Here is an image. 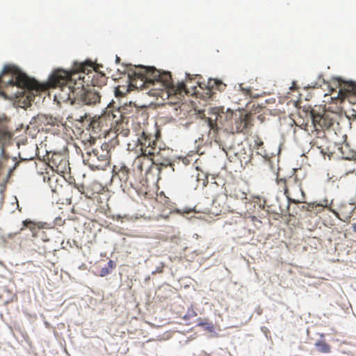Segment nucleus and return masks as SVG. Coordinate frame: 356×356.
<instances>
[{"mask_svg":"<svg viewBox=\"0 0 356 356\" xmlns=\"http://www.w3.org/2000/svg\"><path fill=\"white\" fill-rule=\"evenodd\" d=\"M92 68L91 62H75L70 71L58 69L49 76V87L59 88L56 95L63 102L95 105L100 102L99 92L85 88L89 86Z\"/></svg>","mask_w":356,"mask_h":356,"instance_id":"f257e3e1","label":"nucleus"},{"mask_svg":"<svg viewBox=\"0 0 356 356\" xmlns=\"http://www.w3.org/2000/svg\"><path fill=\"white\" fill-rule=\"evenodd\" d=\"M124 74H127L129 86L136 88H149V94L169 104H177L189 92L186 83L181 81L174 84L169 72H161L155 67L142 65H127L123 67Z\"/></svg>","mask_w":356,"mask_h":356,"instance_id":"f03ea898","label":"nucleus"},{"mask_svg":"<svg viewBox=\"0 0 356 356\" xmlns=\"http://www.w3.org/2000/svg\"><path fill=\"white\" fill-rule=\"evenodd\" d=\"M218 123L232 134L245 132L252 126V116L251 113H239L238 114L227 109L226 113L223 111L218 113L214 122L211 118H208L201 125V128L208 130V139L216 143L220 142Z\"/></svg>","mask_w":356,"mask_h":356,"instance_id":"7ed1b4c3","label":"nucleus"},{"mask_svg":"<svg viewBox=\"0 0 356 356\" xmlns=\"http://www.w3.org/2000/svg\"><path fill=\"white\" fill-rule=\"evenodd\" d=\"M0 85L4 89L3 95H9L10 98L22 97L25 89L36 90L40 89L39 83L28 77L16 66L6 65L0 76Z\"/></svg>","mask_w":356,"mask_h":356,"instance_id":"20e7f679","label":"nucleus"},{"mask_svg":"<svg viewBox=\"0 0 356 356\" xmlns=\"http://www.w3.org/2000/svg\"><path fill=\"white\" fill-rule=\"evenodd\" d=\"M89 146L85 147V153L82 154L86 165L93 170H104L110 163L111 145L104 143L101 146L94 147L93 142L89 140Z\"/></svg>","mask_w":356,"mask_h":356,"instance_id":"39448f33","label":"nucleus"},{"mask_svg":"<svg viewBox=\"0 0 356 356\" xmlns=\"http://www.w3.org/2000/svg\"><path fill=\"white\" fill-rule=\"evenodd\" d=\"M153 165H156L157 166L156 169L159 170V165L165 167L168 165L171 166V163L168 160L160 162L159 157L140 153V155L136 157L133 162V173L137 176H141L143 172L145 171L147 174L151 170Z\"/></svg>","mask_w":356,"mask_h":356,"instance_id":"423d86ee","label":"nucleus"},{"mask_svg":"<svg viewBox=\"0 0 356 356\" xmlns=\"http://www.w3.org/2000/svg\"><path fill=\"white\" fill-rule=\"evenodd\" d=\"M137 147L141 154L159 157L161 149L157 146V139L155 136L147 134L143 130L137 140Z\"/></svg>","mask_w":356,"mask_h":356,"instance_id":"0eeeda50","label":"nucleus"},{"mask_svg":"<svg viewBox=\"0 0 356 356\" xmlns=\"http://www.w3.org/2000/svg\"><path fill=\"white\" fill-rule=\"evenodd\" d=\"M109 119L103 113L100 116H95L90 120L87 129L90 132L91 142L95 143L96 138L106 136L109 129Z\"/></svg>","mask_w":356,"mask_h":356,"instance_id":"6e6552de","label":"nucleus"},{"mask_svg":"<svg viewBox=\"0 0 356 356\" xmlns=\"http://www.w3.org/2000/svg\"><path fill=\"white\" fill-rule=\"evenodd\" d=\"M285 194L289 202L300 203L305 199V193L302 188V181L296 175L288 177V188Z\"/></svg>","mask_w":356,"mask_h":356,"instance_id":"1a4fd4ad","label":"nucleus"},{"mask_svg":"<svg viewBox=\"0 0 356 356\" xmlns=\"http://www.w3.org/2000/svg\"><path fill=\"white\" fill-rule=\"evenodd\" d=\"M314 127L316 130L329 129L333 124V119L330 114L323 111V113L312 109L310 112Z\"/></svg>","mask_w":356,"mask_h":356,"instance_id":"9d476101","label":"nucleus"},{"mask_svg":"<svg viewBox=\"0 0 356 356\" xmlns=\"http://www.w3.org/2000/svg\"><path fill=\"white\" fill-rule=\"evenodd\" d=\"M49 165L57 172L64 173L68 168V161L59 153H53L48 156Z\"/></svg>","mask_w":356,"mask_h":356,"instance_id":"9b49d317","label":"nucleus"},{"mask_svg":"<svg viewBox=\"0 0 356 356\" xmlns=\"http://www.w3.org/2000/svg\"><path fill=\"white\" fill-rule=\"evenodd\" d=\"M228 195L226 194H218L213 199L211 205V211L215 215H220L229 211L230 207L227 205V200Z\"/></svg>","mask_w":356,"mask_h":356,"instance_id":"f8f14e48","label":"nucleus"},{"mask_svg":"<svg viewBox=\"0 0 356 356\" xmlns=\"http://www.w3.org/2000/svg\"><path fill=\"white\" fill-rule=\"evenodd\" d=\"M124 110V108H118L117 109H114L113 107L108 106L106 110L104 112V115H106V119H109V125L111 126L113 123L120 124V123H123L124 120L125 118L123 112Z\"/></svg>","mask_w":356,"mask_h":356,"instance_id":"ddd939ff","label":"nucleus"},{"mask_svg":"<svg viewBox=\"0 0 356 356\" xmlns=\"http://www.w3.org/2000/svg\"><path fill=\"white\" fill-rule=\"evenodd\" d=\"M113 170L115 172V175L122 182L125 184H129L130 185H132V182L130 181V175L131 172L126 165L124 163L115 165Z\"/></svg>","mask_w":356,"mask_h":356,"instance_id":"4468645a","label":"nucleus"},{"mask_svg":"<svg viewBox=\"0 0 356 356\" xmlns=\"http://www.w3.org/2000/svg\"><path fill=\"white\" fill-rule=\"evenodd\" d=\"M355 209L353 204H341L339 209V212L333 211V213H335L337 217L341 220L346 222L352 217Z\"/></svg>","mask_w":356,"mask_h":356,"instance_id":"2eb2a0df","label":"nucleus"},{"mask_svg":"<svg viewBox=\"0 0 356 356\" xmlns=\"http://www.w3.org/2000/svg\"><path fill=\"white\" fill-rule=\"evenodd\" d=\"M23 227L20 229L19 233L22 232L25 228H28L32 232L33 236H37L38 232L44 228L45 223L38 222H35L29 219H26L22 222Z\"/></svg>","mask_w":356,"mask_h":356,"instance_id":"dca6fc26","label":"nucleus"},{"mask_svg":"<svg viewBox=\"0 0 356 356\" xmlns=\"http://www.w3.org/2000/svg\"><path fill=\"white\" fill-rule=\"evenodd\" d=\"M339 94L344 97L356 95V83L353 81H343L341 83Z\"/></svg>","mask_w":356,"mask_h":356,"instance_id":"f3484780","label":"nucleus"},{"mask_svg":"<svg viewBox=\"0 0 356 356\" xmlns=\"http://www.w3.org/2000/svg\"><path fill=\"white\" fill-rule=\"evenodd\" d=\"M90 81L89 83H91L93 86L100 87L103 85H105L106 83V76L103 74H99L94 70V67L92 66V72L90 73Z\"/></svg>","mask_w":356,"mask_h":356,"instance_id":"a211bd4d","label":"nucleus"},{"mask_svg":"<svg viewBox=\"0 0 356 356\" xmlns=\"http://www.w3.org/2000/svg\"><path fill=\"white\" fill-rule=\"evenodd\" d=\"M226 86L225 83L216 79H209L207 82V88L209 90H217L219 91H223Z\"/></svg>","mask_w":356,"mask_h":356,"instance_id":"6ab92c4d","label":"nucleus"},{"mask_svg":"<svg viewBox=\"0 0 356 356\" xmlns=\"http://www.w3.org/2000/svg\"><path fill=\"white\" fill-rule=\"evenodd\" d=\"M229 197L231 198H235L237 200H240L242 204H246L248 203L246 193L241 191L238 188H234L232 191H230Z\"/></svg>","mask_w":356,"mask_h":356,"instance_id":"aec40b11","label":"nucleus"},{"mask_svg":"<svg viewBox=\"0 0 356 356\" xmlns=\"http://www.w3.org/2000/svg\"><path fill=\"white\" fill-rule=\"evenodd\" d=\"M327 202L328 201L327 200H324L321 203H307V211H314L315 213H320L321 211H323L324 207H327Z\"/></svg>","mask_w":356,"mask_h":356,"instance_id":"412c9836","label":"nucleus"},{"mask_svg":"<svg viewBox=\"0 0 356 356\" xmlns=\"http://www.w3.org/2000/svg\"><path fill=\"white\" fill-rule=\"evenodd\" d=\"M318 351L321 353H329L331 352V346L325 340H318L315 343Z\"/></svg>","mask_w":356,"mask_h":356,"instance_id":"4be33fe9","label":"nucleus"},{"mask_svg":"<svg viewBox=\"0 0 356 356\" xmlns=\"http://www.w3.org/2000/svg\"><path fill=\"white\" fill-rule=\"evenodd\" d=\"M115 268V262L112 260H110L108 262L107 266L102 268L100 270L99 275L101 277H104V276L110 274L112 272L113 269H114Z\"/></svg>","mask_w":356,"mask_h":356,"instance_id":"5701e85b","label":"nucleus"},{"mask_svg":"<svg viewBox=\"0 0 356 356\" xmlns=\"http://www.w3.org/2000/svg\"><path fill=\"white\" fill-rule=\"evenodd\" d=\"M276 183L278 186V190L280 192H283L284 194L285 195L288 190V178L284 179L277 177L276 179Z\"/></svg>","mask_w":356,"mask_h":356,"instance_id":"b1692460","label":"nucleus"},{"mask_svg":"<svg viewBox=\"0 0 356 356\" xmlns=\"http://www.w3.org/2000/svg\"><path fill=\"white\" fill-rule=\"evenodd\" d=\"M118 128L117 129V136H122L123 137L128 136L129 134V130L127 128H124V124L120 123V124H118Z\"/></svg>","mask_w":356,"mask_h":356,"instance_id":"393cba45","label":"nucleus"},{"mask_svg":"<svg viewBox=\"0 0 356 356\" xmlns=\"http://www.w3.org/2000/svg\"><path fill=\"white\" fill-rule=\"evenodd\" d=\"M253 143H253V147L254 149H257V150H259L264 145L263 140L259 136H255L254 138V142Z\"/></svg>","mask_w":356,"mask_h":356,"instance_id":"a878e982","label":"nucleus"},{"mask_svg":"<svg viewBox=\"0 0 356 356\" xmlns=\"http://www.w3.org/2000/svg\"><path fill=\"white\" fill-rule=\"evenodd\" d=\"M196 315H197V314L193 311V309H191V311L188 312V314L184 316V318H186L187 316H188V318H189L191 316H195Z\"/></svg>","mask_w":356,"mask_h":356,"instance_id":"bb28decb","label":"nucleus"},{"mask_svg":"<svg viewBox=\"0 0 356 356\" xmlns=\"http://www.w3.org/2000/svg\"><path fill=\"white\" fill-rule=\"evenodd\" d=\"M239 88H241V90H243L244 91V93L248 95L250 92V89H244L243 87H242V84H241L239 86Z\"/></svg>","mask_w":356,"mask_h":356,"instance_id":"cd10ccee","label":"nucleus"},{"mask_svg":"<svg viewBox=\"0 0 356 356\" xmlns=\"http://www.w3.org/2000/svg\"><path fill=\"white\" fill-rule=\"evenodd\" d=\"M187 77H186V82L188 83H191V80H192V78L191 77V75L190 74H186Z\"/></svg>","mask_w":356,"mask_h":356,"instance_id":"c85d7f7f","label":"nucleus"},{"mask_svg":"<svg viewBox=\"0 0 356 356\" xmlns=\"http://www.w3.org/2000/svg\"><path fill=\"white\" fill-rule=\"evenodd\" d=\"M2 134H3V136H5V138H10V134L6 131H3Z\"/></svg>","mask_w":356,"mask_h":356,"instance_id":"c756f323","label":"nucleus"},{"mask_svg":"<svg viewBox=\"0 0 356 356\" xmlns=\"http://www.w3.org/2000/svg\"><path fill=\"white\" fill-rule=\"evenodd\" d=\"M46 179H47L48 181H51V178L49 176L47 177L46 175H44L43 177L44 181H46Z\"/></svg>","mask_w":356,"mask_h":356,"instance_id":"7c9ffc66","label":"nucleus"},{"mask_svg":"<svg viewBox=\"0 0 356 356\" xmlns=\"http://www.w3.org/2000/svg\"><path fill=\"white\" fill-rule=\"evenodd\" d=\"M301 210L307 211V204L301 207Z\"/></svg>","mask_w":356,"mask_h":356,"instance_id":"2f4dec72","label":"nucleus"},{"mask_svg":"<svg viewBox=\"0 0 356 356\" xmlns=\"http://www.w3.org/2000/svg\"><path fill=\"white\" fill-rule=\"evenodd\" d=\"M353 230L354 232L356 233V223L353 225Z\"/></svg>","mask_w":356,"mask_h":356,"instance_id":"473e14b6","label":"nucleus"},{"mask_svg":"<svg viewBox=\"0 0 356 356\" xmlns=\"http://www.w3.org/2000/svg\"><path fill=\"white\" fill-rule=\"evenodd\" d=\"M206 323H203V322H200L198 323V325L200 326H204Z\"/></svg>","mask_w":356,"mask_h":356,"instance_id":"72a5a7b5","label":"nucleus"},{"mask_svg":"<svg viewBox=\"0 0 356 356\" xmlns=\"http://www.w3.org/2000/svg\"><path fill=\"white\" fill-rule=\"evenodd\" d=\"M120 58L119 57L116 56V62L117 63L120 62Z\"/></svg>","mask_w":356,"mask_h":356,"instance_id":"f704fd0d","label":"nucleus"},{"mask_svg":"<svg viewBox=\"0 0 356 356\" xmlns=\"http://www.w3.org/2000/svg\"><path fill=\"white\" fill-rule=\"evenodd\" d=\"M19 164V162H17L15 163V167H14V169Z\"/></svg>","mask_w":356,"mask_h":356,"instance_id":"c9c22d12","label":"nucleus"},{"mask_svg":"<svg viewBox=\"0 0 356 356\" xmlns=\"http://www.w3.org/2000/svg\"><path fill=\"white\" fill-rule=\"evenodd\" d=\"M191 211H192V210L189 209V210H188V211H185L184 213H188L191 212Z\"/></svg>","mask_w":356,"mask_h":356,"instance_id":"e433bc0d","label":"nucleus"}]
</instances>
